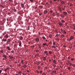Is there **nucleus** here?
Returning <instances> with one entry per match:
<instances>
[{"label": "nucleus", "mask_w": 75, "mask_h": 75, "mask_svg": "<svg viewBox=\"0 0 75 75\" xmlns=\"http://www.w3.org/2000/svg\"><path fill=\"white\" fill-rule=\"evenodd\" d=\"M18 42L19 43V47H22L21 41H20H20H19Z\"/></svg>", "instance_id": "nucleus-1"}, {"label": "nucleus", "mask_w": 75, "mask_h": 75, "mask_svg": "<svg viewBox=\"0 0 75 75\" xmlns=\"http://www.w3.org/2000/svg\"><path fill=\"white\" fill-rule=\"evenodd\" d=\"M43 45H46L47 47H48V44H47V43H43V44L42 45V46H43V47H44V46H43Z\"/></svg>", "instance_id": "nucleus-2"}, {"label": "nucleus", "mask_w": 75, "mask_h": 75, "mask_svg": "<svg viewBox=\"0 0 75 75\" xmlns=\"http://www.w3.org/2000/svg\"><path fill=\"white\" fill-rule=\"evenodd\" d=\"M39 40H40V39L38 38H36L35 39V41L37 42H39Z\"/></svg>", "instance_id": "nucleus-3"}, {"label": "nucleus", "mask_w": 75, "mask_h": 75, "mask_svg": "<svg viewBox=\"0 0 75 75\" xmlns=\"http://www.w3.org/2000/svg\"><path fill=\"white\" fill-rule=\"evenodd\" d=\"M8 37V34H6V35L4 37L5 38H7Z\"/></svg>", "instance_id": "nucleus-4"}, {"label": "nucleus", "mask_w": 75, "mask_h": 75, "mask_svg": "<svg viewBox=\"0 0 75 75\" xmlns=\"http://www.w3.org/2000/svg\"><path fill=\"white\" fill-rule=\"evenodd\" d=\"M63 14L65 16H67V15H68V14H67V12H63Z\"/></svg>", "instance_id": "nucleus-5"}, {"label": "nucleus", "mask_w": 75, "mask_h": 75, "mask_svg": "<svg viewBox=\"0 0 75 75\" xmlns=\"http://www.w3.org/2000/svg\"><path fill=\"white\" fill-rule=\"evenodd\" d=\"M11 42V40L10 39H8L7 43H8V42Z\"/></svg>", "instance_id": "nucleus-6"}, {"label": "nucleus", "mask_w": 75, "mask_h": 75, "mask_svg": "<svg viewBox=\"0 0 75 75\" xmlns=\"http://www.w3.org/2000/svg\"><path fill=\"white\" fill-rule=\"evenodd\" d=\"M21 4L22 8H24V4Z\"/></svg>", "instance_id": "nucleus-7"}, {"label": "nucleus", "mask_w": 75, "mask_h": 75, "mask_svg": "<svg viewBox=\"0 0 75 75\" xmlns=\"http://www.w3.org/2000/svg\"><path fill=\"white\" fill-rule=\"evenodd\" d=\"M2 40V41H4V42H6V41H7V40L6 39H5L4 38Z\"/></svg>", "instance_id": "nucleus-8"}, {"label": "nucleus", "mask_w": 75, "mask_h": 75, "mask_svg": "<svg viewBox=\"0 0 75 75\" xmlns=\"http://www.w3.org/2000/svg\"><path fill=\"white\" fill-rule=\"evenodd\" d=\"M7 48L8 50H9V51H10V50H11V49H10V47H9V46H7Z\"/></svg>", "instance_id": "nucleus-9"}, {"label": "nucleus", "mask_w": 75, "mask_h": 75, "mask_svg": "<svg viewBox=\"0 0 75 75\" xmlns=\"http://www.w3.org/2000/svg\"><path fill=\"white\" fill-rule=\"evenodd\" d=\"M44 52L45 54H46L47 55H48V52H47V51L45 52L44 51Z\"/></svg>", "instance_id": "nucleus-10"}, {"label": "nucleus", "mask_w": 75, "mask_h": 75, "mask_svg": "<svg viewBox=\"0 0 75 75\" xmlns=\"http://www.w3.org/2000/svg\"><path fill=\"white\" fill-rule=\"evenodd\" d=\"M61 17L62 18H64V17H65V15L63 14H61Z\"/></svg>", "instance_id": "nucleus-11"}, {"label": "nucleus", "mask_w": 75, "mask_h": 75, "mask_svg": "<svg viewBox=\"0 0 75 75\" xmlns=\"http://www.w3.org/2000/svg\"><path fill=\"white\" fill-rule=\"evenodd\" d=\"M19 38L21 40H22L23 39V38L22 36H20Z\"/></svg>", "instance_id": "nucleus-12"}, {"label": "nucleus", "mask_w": 75, "mask_h": 75, "mask_svg": "<svg viewBox=\"0 0 75 75\" xmlns=\"http://www.w3.org/2000/svg\"><path fill=\"white\" fill-rule=\"evenodd\" d=\"M59 25H60L61 26L62 25H63V23H59Z\"/></svg>", "instance_id": "nucleus-13"}, {"label": "nucleus", "mask_w": 75, "mask_h": 75, "mask_svg": "<svg viewBox=\"0 0 75 75\" xmlns=\"http://www.w3.org/2000/svg\"><path fill=\"white\" fill-rule=\"evenodd\" d=\"M58 9L60 11H62V10H61V8L59 7H58Z\"/></svg>", "instance_id": "nucleus-14"}, {"label": "nucleus", "mask_w": 75, "mask_h": 75, "mask_svg": "<svg viewBox=\"0 0 75 75\" xmlns=\"http://www.w3.org/2000/svg\"><path fill=\"white\" fill-rule=\"evenodd\" d=\"M43 59L44 61H45L46 60V58L44 57H43Z\"/></svg>", "instance_id": "nucleus-15"}, {"label": "nucleus", "mask_w": 75, "mask_h": 75, "mask_svg": "<svg viewBox=\"0 0 75 75\" xmlns=\"http://www.w3.org/2000/svg\"><path fill=\"white\" fill-rule=\"evenodd\" d=\"M47 12H48V11H47V10L44 11V14H47Z\"/></svg>", "instance_id": "nucleus-16"}, {"label": "nucleus", "mask_w": 75, "mask_h": 75, "mask_svg": "<svg viewBox=\"0 0 75 75\" xmlns=\"http://www.w3.org/2000/svg\"><path fill=\"white\" fill-rule=\"evenodd\" d=\"M43 7V6H40L39 7L40 9H42V8Z\"/></svg>", "instance_id": "nucleus-17"}, {"label": "nucleus", "mask_w": 75, "mask_h": 75, "mask_svg": "<svg viewBox=\"0 0 75 75\" xmlns=\"http://www.w3.org/2000/svg\"><path fill=\"white\" fill-rule=\"evenodd\" d=\"M70 40H73V39H74V37H73L72 36H71L70 37Z\"/></svg>", "instance_id": "nucleus-18"}, {"label": "nucleus", "mask_w": 75, "mask_h": 75, "mask_svg": "<svg viewBox=\"0 0 75 75\" xmlns=\"http://www.w3.org/2000/svg\"><path fill=\"white\" fill-rule=\"evenodd\" d=\"M65 1H62L61 2V3L62 4H65Z\"/></svg>", "instance_id": "nucleus-19"}, {"label": "nucleus", "mask_w": 75, "mask_h": 75, "mask_svg": "<svg viewBox=\"0 0 75 75\" xmlns=\"http://www.w3.org/2000/svg\"><path fill=\"white\" fill-rule=\"evenodd\" d=\"M3 57H4L5 58V59H7V57H6V55H4Z\"/></svg>", "instance_id": "nucleus-20"}, {"label": "nucleus", "mask_w": 75, "mask_h": 75, "mask_svg": "<svg viewBox=\"0 0 75 75\" xmlns=\"http://www.w3.org/2000/svg\"><path fill=\"white\" fill-rule=\"evenodd\" d=\"M40 62H38L37 63V64L38 65H40Z\"/></svg>", "instance_id": "nucleus-21"}, {"label": "nucleus", "mask_w": 75, "mask_h": 75, "mask_svg": "<svg viewBox=\"0 0 75 75\" xmlns=\"http://www.w3.org/2000/svg\"><path fill=\"white\" fill-rule=\"evenodd\" d=\"M40 74H42V70H41L40 71Z\"/></svg>", "instance_id": "nucleus-22"}, {"label": "nucleus", "mask_w": 75, "mask_h": 75, "mask_svg": "<svg viewBox=\"0 0 75 75\" xmlns=\"http://www.w3.org/2000/svg\"><path fill=\"white\" fill-rule=\"evenodd\" d=\"M53 62L54 63V64H57V63H56V61H55V60H53Z\"/></svg>", "instance_id": "nucleus-23"}, {"label": "nucleus", "mask_w": 75, "mask_h": 75, "mask_svg": "<svg viewBox=\"0 0 75 75\" xmlns=\"http://www.w3.org/2000/svg\"><path fill=\"white\" fill-rule=\"evenodd\" d=\"M49 54H52V52H51V51H49Z\"/></svg>", "instance_id": "nucleus-24"}, {"label": "nucleus", "mask_w": 75, "mask_h": 75, "mask_svg": "<svg viewBox=\"0 0 75 75\" xmlns=\"http://www.w3.org/2000/svg\"><path fill=\"white\" fill-rule=\"evenodd\" d=\"M38 70L40 69V66H38Z\"/></svg>", "instance_id": "nucleus-25"}, {"label": "nucleus", "mask_w": 75, "mask_h": 75, "mask_svg": "<svg viewBox=\"0 0 75 75\" xmlns=\"http://www.w3.org/2000/svg\"><path fill=\"white\" fill-rule=\"evenodd\" d=\"M26 65H24L23 66V68H26Z\"/></svg>", "instance_id": "nucleus-26"}, {"label": "nucleus", "mask_w": 75, "mask_h": 75, "mask_svg": "<svg viewBox=\"0 0 75 75\" xmlns=\"http://www.w3.org/2000/svg\"><path fill=\"white\" fill-rule=\"evenodd\" d=\"M49 37L50 38H52V35H49Z\"/></svg>", "instance_id": "nucleus-27"}, {"label": "nucleus", "mask_w": 75, "mask_h": 75, "mask_svg": "<svg viewBox=\"0 0 75 75\" xmlns=\"http://www.w3.org/2000/svg\"><path fill=\"white\" fill-rule=\"evenodd\" d=\"M42 38H43V39H44V40H45V39H46V38L44 36H43Z\"/></svg>", "instance_id": "nucleus-28"}, {"label": "nucleus", "mask_w": 75, "mask_h": 75, "mask_svg": "<svg viewBox=\"0 0 75 75\" xmlns=\"http://www.w3.org/2000/svg\"><path fill=\"white\" fill-rule=\"evenodd\" d=\"M55 43H56V42H53V44H54V45H55Z\"/></svg>", "instance_id": "nucleus-29"}, {"label": "nucleus", "mask_w": 75, "mask_h": 75, "mask_svg": "<svg viewBox=\"0 0 75 75\" xmlns=\"http://www.w3.org/2000/svg\"><path fill=\"white\" fill-rule=\"evenodd\" d=\"M53 65L54 68H55V67H56V66H55V64H54Z\"/></svg>", "instance_id": "nucleus-30"}, {"label": "nucleus", "mask_w": 75, "mask_h": 75, "mask_svg": "<svg viewBox=\"0 0 75 75\" xmlns=\"http://www.w3.org/2000/svg\"><path fill=\"white\" fill-rule=\"evenodd\" d=\"M64 34H66L67 32H66V31H65V30H64Z\"/></svg>", "instance_id": "nucleus-31"}, {"label": "nucleus", "mask_w": 75, "mask_h": 75, "mask_svg": "<svg viewBox=\"0 0 75 75\" xmlns=\"http://www.w3.org/2000/svg\"><path fill=\"white\" fill-rule=\"evenodd\" d=\"M36 72L38 73V74H39L40 73V72H39V71L38 70H36Z\"/></svg>", "instance_id": "nucleus-32"}, {"label": "nucleus", "mask_w": 75, "mask_h": 75, "mask_svg": "<svg viewBox=\"0 0 75 75\" xmlns=\"http://www.w3.org/2000/svg\"><path fill=\"white\" fill-rule=\"evenodd\" d=\"M67 12L68 13H71V11H68Z\"/></svg>", "instance_id": "nucleus-33"}, {"label": "nucleus", "mask_w": 75, "mask_h": 75, "mask_svg": "<svg viewBox=\"0 0 75 75\" xmlns=\"http://www.w3.org/2000/svg\"><path fill=\"white\" fill-rule=\"evenodd\" d=\"M61 32H62V33H63L64 30H63L62 29H61Z\"/></svg>", "instance_id": "nucleus-34"}, {"label": "nucleus", "mask_w": 75, "mask_h": 75, "mask_svg": "<svg viewBox=\"0 0 75 75\" xmlns=\"http://www.w3.org/2000/svg\"><path fill=\"white\" fill-rule=\"evenodd\" d=\"M61 35V36H62V37L63 38V37H64V35L62 34Z\"/></svg>", "instance_id": "nucleus-35"}, {"label": "nucleus", "mask_w": 75, "mask_h": 75, "mask_svg": "<svg viewBox=\"0 0 75 75\" xmlns=\"http://www.w3.org/2000/svg\"><path fill=\"white\" fill-rule=\"evenodd\" d=\"M50 4H52V1H50Z\"/></svg>", "instance_id": "nucleus-36"}, {"label": "nucleus", "mask_w": 75, "mask_h": 75, "mask_svg": "<svg viewBox=\"0 0 75 75\" xmlns=\"http://www.w3.org/2000/svg\"><path fill=\"white\" fill-rule=\"evenodd\" d=\"M72 65L73 67H75V64H72Z\"/></svg>", "instance_id": "nucleus-37"}, {"label": "nucleus", "mask_w": 75, "mask_h": 75, "mask_svg": "<svg viewBox=\"0 0 75 75\" xmlns=\"http://www.w3.org/2000/svg\"><path fill=\"white\" fill-rule=\"evenodd\" d=\"M71 69V68L69 67H68V70H70V69Z\"/></svg>", "instance_id": "nucleus-38"}, {"label": "nucleus", "mask_w": 75, "mask_h": 75, "mask_svg": "<svg viewBox=\"0 0 75 75\" xmlns=\"http://www.w3.org/2000/svg\"><path fill=\"white\" fill-rule=\"evenodd\" d=\"M62 23H64L65 22V21H64V20H63L62 21Z\"/></svg>", "instance_id": "nucleus-39"}, {"label": "nucleus", "mask_w": 75, "mask_h": 75, "mask_svg": "<svg viewBox=\"0 0 75 75\" xmlns=\"http://www.w3.org/2000/svg\"><path fill=\"white\" fill-rule=\"evenodd\" d=\"M73 27H75V23H74L73 24Z\"/></svg>", "instance_id": "nucleus-40"}, {"label": "nucleus", "mask_w": 75, "mask_h": 75, "mask_svg": "<svg viewBox=\"0 0 75 75\" xmlns=\"http://www.w3.org/2000/svg\"><path fill=\"white\" fill-rule=\"evenodd\" d=\"M71 40L70 39H68V40H67V41H68L70 42L71 41Z\"/></svg>", "instance_id": "nucleus-41"}, {"label": "nucleus", "mask_w": 75, "mask_h": 75, "mask_svg": "<svg viewBox=\"0 0 75 75\" xmlns=\"http://www.w3.org/2000/svg\"><path fill=\"white\" fill-rule=\"evenodd\" d=\"M5 34H6V32H5L3 34V35L4 36Z\"/></svg>", "instance_id": "nucleus-42"}, {"label": "nucleus", "mask_w": 75, "mask_h": 75, "mask_svg": "<svg viewBox=\"0 0 75 75\" xmlns=\"http://www.w3.org/2000/svg\"><path fill=\"white\" fill-rule=\"evenodd\" d=\"M0 52L1 53H3V50L1 51Z\"/></svg>", "instance_id": "nucleus-43"}, {"label": "nucleus", "mask_w": 75, "mask_h": 75, "mask_svg": "<svg viewBox=\"0 0 75 75\" xmlns=\"http://www.w3.org/2000/svg\"><path fill=\"white\" fill-rule=\"evenodd\" d=\"M57 37H58L59 36V34H57L56 35Z\"/></svg>", "instance_id": "nucleus-44"}, {"label": "nucleus", "mask_w": 75, "mask_h": 75, "mask_svg": "<svg viewBox=\"0 0 75 75\" xmlns=\"http://www.w3.org/2000/svg\"><path fill=\"white\" fill-rule=\"evenodd\" d=\"M30 1L31 2V3H33V0H30Z\"/></svg>", "instance_id": "nucleus-45"}, {"label": "nucleus", "mask_w": 75, "mask_h": 75, "mask_svg": "<svg viewBox=\"0 0 75 75\" xmlns=\"http://www.w3.org/2000/svg\"><path fill=\"white\" fill-rule=\"evenodd\" d=\"M24 62V61H23V60H22L21 61V63L22 64H23V63Z\"/></svg>", "instance_id": "nucleus-46"}, {"label": "nucleus", "mask_w": 75, "mask_h": 75, "mask_svg": "<svg viewBox=\"0 0 75 75\" xmlns=\"http://www.w3.org/2000/svg\"><path fill=\"white\" fill-rule=\"evenodd\" d=\"M53 72H54V73H55V74L56 73V72H57V71H53Z\"/></svg>", "instance_id": "nucleus-47"}, {"label": "nucleus", "mask_w": 75, "mask_h": 75, "mask_svg": "<svg viewBox=\"0 0 75 75\" xmlns=\"http://www.w3.org/2000/svg\"><path fill=\"white\" fill-rule=\"evenodd\" d=\"M14 47H17V44H15L14 45Z\"/></svg>", "instance_id": "nucleus-48"}, {"label": "nucleus", "mask_w": 75, "mask_h": 75, "mask_svg": "<svg viewBox=\"0 0 75 75\" xmlns=\"http://www.w3.org/2000/svg\"><path fill=\"white\" fill-rule=\"evenodd\" d=\"M42 75H46V74L45 73H43Z\"/></svg>", "instance_id": "nucleus-49"}, {"label": "nucleus", "mask_w": 75, "mask_h": 75, "mask_svg": "<svg viewBox=\"0 0 75 75\" xmlns=\"http://www.w3.org/2000/svg\"><path fill=\"white\" fill-rule=\"evenodd\" d=\"M23 75H26V74H25L24 73V72L23 73Z\"/></svg>", "instance_id": "nucleus-50"}, {"label": "nucleus", "mask_w": 75, "mask_h": 75, "mask_svg": "<svg viewBox=\"0 0 75 75\" xmlns=\"http://www.w3.org/2000/svg\"><path fill=\"white\" fill-rule=\"evenodd\" d=\"M10 59H11L13 58V57H12V56H11V57H10Z\"/></svg>", "instance_id": "nucleus-51"}, {"label": "nucleus", "mask_w": 75, "mask_h": 75, "mask_svg": "<svg viewBox=\"0 0 75 75\" xmlns=\"http://www.w3.org/2000/svg\"><path fill=\"white\" fill-rule=\"evenodd\" d=\"M11 53H13L14 52V51L12 50V51H11Z\"/></svg>", "instance_id": "nucleus-52"}, {"label": "nucleus", "mask_w": 75, "mask_h": 75, "mask_svg": "<svg viewBox=\"0 0 75 75\" xmlns=\"http://www.w3.org/2000/svg\"><path fill=\"white\" fill-rule=\"evenodd\" d=\"M62 10H63V11H64V10H65V8H62Z\"/></svg>", "instance_id": "nucleus-53"}, {"label": "nucleus", "mask_w": 75, "mask_h": 75, "mask_svg": "<svg viewBox=\"0 0 75 75\" xmlns=\"http://www.w3.org/2000/svg\"><path fill=\"white\" fill-rule=\"evenodd\" d=\"M52 48H55V46H52Z\"/></svg>", "instance_id": "nucleus-54"}, {"label": "nucleus", "mask_w": 75, "mask_h": 75, "mask_svg": "<svg viewBox=\"0 0 75 75\" xmlns=\"http://www.w3.org/2000/svg\"><path fill=\"white\" fill-rule=\"evenodd\" d=\"M70 4V6H73V5H72V4L71 3Z\"/></svg>", "instance_id": "nucleus-55"}, {"label": "nucleus", "mask_w": 75, "mask_h": 75, "mask_svg": "<svg viewBox=\"0 0 75 75\" xmlns=\"http://www.w3.org/2000/svg\"><path fill=\"white\" fill-rule=\"evenodd\" d=\"M70 58H71V57H68V59H70Z\"/></svg>", "instance_id": "nucleus-56"}, {"label": "nucleus", "mask_w": 75, "mask_h": 75, "mask_svg": "<svg viewBox=\"0 0 75 75\" xmlns=\"http://www.w3.org/2000/svg\"><path fill=\"white\" fill-rule=\"evenodd\" d=\"M4 75H7V73H4Z\"/></svg>", "instance_id": "nucleus-57"}, {"label": "nucleus", "mask_w": 75, "mask_h": 75, "mask_svg": "<svg viewBox=\"0 0 75 75\" xmlns=\"http://www.w3.org/2000/svg\"><path fill=\"white\" fill-rule=\"evenodd\" d=\"M9 68H6V70H8V69Z\"/></svg>", "instance_id": "nucleus-58"}, {"label": "nucleus", "mask_w": 75, "mask_h": 75, "mask_svg": "<svg viewBox=\"0 0 75 75\" xmlns=\"http://www.w3.org/2000/svg\"><path fill=\"white\" fill-rule=\"evenodd\" d=\"M1 72H2V71H1V70H0V74L1 73Z\"/></svg>", "instance_id": "nucleus-59"}, {"label": "nucleus", "mask_w": 75, "mask_h": 75, "mask_svg": "<svg viewBox=\"0 0 75 75\" xmlns=\"http://www.w3.org/2000/svg\"><path fill=\"white\" fill-rule=\"evenodd\" d=\"M36 52H38V50H36Z\"/></svg>", "instance_id": "nucleus-60"}, {"label": "nucleus", "mask_w": 75, "mask_h": 75, "mask_svg": "<svg viewBox=\"0 0 75 75\" xmlns=\"http://www.w3.org/2000/svg\"><path fill=\"white\" fill-rule=\"evenodd\" d=\"M69 64H70V65H71H71H72V63H70Z\"/></svg>", "instance_id": "nucleus-61"}, {"label": "nucleus", "mask_w": 75, "mask_h": 75, "mask_svg": "<svg viewBox=\"0 0 75 75\" xmlns=\"http://www.w3.org/2000/svg\"><path fill=\"white\" fill-rule=\"evenodd\" d=\"M50 13H52V11H50Z\"/></svg>", "instance_id": "nucleus-62"}, {"label": "nucleus", "mask_w": 75, "mask_h": 75, "mask_svg": "<svg viewBox=\"0 0 75 75\" xmlns=\"http://www.w3.org/2000/svg\"><path fill=\"white\" fill-rule=\"evenodd\" d=\"M19 67H21V64H19Z\"/></svg>", "instance_id": "nucleus-63"}, {"label": "nucleus", "mask_w": 75, "mask_h": 75, "mask_svg": "<svg viewBox=\"0 0 75 75\" xmlns=\"http://www.w3.org/2000/svg\"><path fill=\"white\" fill-rule=\"evenodd\" d=\"M74 30H75V27H74Z\"/></svg>", "instance_id": "nucleus-64"}]
</instances>
